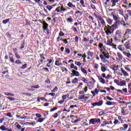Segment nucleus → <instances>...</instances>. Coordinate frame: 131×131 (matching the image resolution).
<instances>
[{
	"mask_svg": "<svg viewBox=\"0 0 131 131\" xmlns=\"http://www.w3.org/2000/svg\"><path fill=\"white\" fill-rule=\"evenodd\" d=\"M97 77H98L99 80H100V82H101V83H103V84H104L105 82V79H104V78L101 77V76L97 75Z\"/></svg>",
	"mask_w": 131,
	"mask_h": 131,
	"instance_id": "nucleus-14",
	"label": "nucleus"
},
{
	"mask_svg": "<svg viewBox=\"0 0 131 131\" xmlns=\"http://www.w3.org/2000/svg\"><path fill=\"white\" fill-rule=\"evenodd\" d=\"M103 124H101V127H104V126H105L106 125V124H109V123H108L107 122V121H103Z\"/></svg>",
	"mask_w": 131,
	"mask_h": 131,
	"instance_id": "nucleus-41",
	"label": "nucleus"
},
{
	"mask_svg": "<svg viewBox=\"0 0 131 131\" xmlns=\"http://www.w3.org/2000/svg\"><path fill=\"white\" fill-rule=\"evenodd\" d=\"M4 94L6 96H10V97H14L15 96L14 94L8 93V92H5L4 93Z\"/></svg>",
	"mask_w": 131,
	"mask_h": 131,
	"instance_id": "nucleus-28",
	"label": "nucleus"
},
{
	"mask_svg": "<svg viewBox=\"0 0 131 131\" xmlns=\"http://www.w3.org/2000/svg\"><path fill=\"white\" fill-rule=\"evenodd\" d=\"M102 54L99 56L101 60H105V59H109L110 58V55H109V53L107 51H103Z\"/></svg>",
	"mask_w": 131,
	"mask_h": 131,
	"instance_id": "nucleus-3",
	"label": "nucleus"
},
{
	"mask_svg": "<svg viewBox=\"0 0 131 131\" xmlns=\"http://www.w3.org/2000/svg\"><path fill=\"white\" fill-rule=\"evenodd\" d=\"M118 67H119V66L116 64H113V66H111V68L113 70V71H116L117 70H118Z\"/></svg>",
	"mask_w": 131,
	"mask_h": 131,
	"instance_id": "nucleus-15",
	"label": "nucleus"
},
{
	"mask_svg": "<svg viewBox=\"0 0 131 131\" xmlns=\"http://www.w3.org/2000/svg\"><path fill=\"white\" fill-rule=\"evenodd\" d=\"M61 113H62V110H60L58 112H57V113H54L52 115V117H53V118L56 119V118H57V117H58V115H60V114H61Z\"/></svg>",
	"mask_w": 131,
	"mask_h": 131,
	"instance_id": "nucleus-9",
	"label": "nucleus"
},
{
	"mask_svg": "<svg viewBox=\"0 0 131 131\" xmlns=\"http://www.w3.org/2000/svg\"><path fill=\"white\" fill-rule=\"evenodd\" d=\"M40 58L41 60H46V57H45V54H39Z\"/></svg>",
	"mask_w": 131,
	"mask_h": 131,
	"instance_id": "nucleus-40",
	"label": "nucleus"
},
{
	"mask_svg": "<svg viewBox=\"0 0 131 131\" xmlns=\"http://www.w3.org/2000/svg\"><path fill=\"white\" fill-rule=\"evenodd\" d=\"M81 71L84 74H88V72H86V70H85V69H84L83 68H81Z\"/></svg>",
	"mask_w": 131,
	"mask_h": 131,
	"instance_id": "nucleus-42",
	"label": "nucleus"
},
{
	"mask_svg": "<svg viewBox=\"0 0 131 131\" xmlns=\"http://www.w3.org/2000/svg\"><path fill=\"white\" fill-rule=\"evenodd\" d=\"M121 71L122 72L123 74H124L125 76H128V74H127L126 71H125V70H124L123 68L121 69Z\"/></svg>",
	"mask_w": 131,
	"mask_h": 131,
	"instance_id": "nucleus-24",
	"label": "nucleus"
},
{
	"mask_svg": "<svg viewBox=\"0 0 131 131\" xmlns=\"http://www.w3.org/2000/svg\"><path fill=\"white\" fill-rule=\"evenodd\" d=\"M94 15L95 18H97V19H99V18L101 16L99 15V13H94Z\"/></svg>",
	"mask_w": 131,
	"mask_h": 131,
	"instance_id": "nucleus-59",
	"label": "nucleus"
},
{
	"mask_svg": "<svg viewBox=\"0 0 131 131\" xmlns=\"http://www.w3.org/2000/svg\"><path fill=\"white\" fill-rule=\"evenodd\" d=\"M31 89H39V85H36L31 86Z\"/></svg>",
	"mask_w": 131,
	"mask_h": 131,
	"instance_id": "nucleus-55",
	"label": "nucleus"
},
{
	"mask_svg": "<svg viewBox=\"0 0 131 131\" xmlns=\"http://www.w3.org/2000/svg\"><path fill=\"white\" fill-rule=\"evenodd\" d=\"M78 82V79L77 78H75L72 81V83L73 84H75V83H77Z\"/></svg>",
	"mask_w": 131,
	"mask_h": 131,
	"instance_id": "nucleus-29",
	"label": "nucleus"
},
{
	"mask_svg": "<svg viewBox=\"0 0 131 131\" xmlns=\"http://www.w3.org/2000/svg\"><path fill=\"white\" fill-rule=\"evenodd\" d=\"M72 72L73 73V76H76V77H78L79 76L80 74L78 71H76L74 70H73Z\"/></svg>",
	"mask_w": 131,
	"mask_h": 131,
	"instance_id": "nucleus-16",
	"label": "nucleus"
},
{
	"mask_svg": "<svg viewBox=\"0 0 131 131\" xmlns=\"http://www.w3.org/2000/svg\"><path fill=\"white\" fill-rule=\"evenodd\" d=\"M124 47H125L126 50H129L130 51V42L129 41H126L124 44Z\"/></svg>",
	"mask_w": 131,
	"mask_h": 131,
	"instance_id": "nucleus-6",
	"label": "nucleus"
},
{
	"mask_svg": "<svg viewBox=\"0 0 131 131\" xmlns=\"http://www.w3.org/2000/svg\"><path fill=\"white\" fill-rule=\"evenodd\" d=\"M80 118L77 119L74 121L73 123H77L79 121H80Z\"/></svg>",
	"mask_w": 131,
	"mask_h": 131,
	"instance_id": "nucleus-63",
	"label": "nucleus"
},
{
	"mask_svg": "<svg viewBox=\"0 0 131 131\" xmlns=\"http://www.w3.org/2000/svg\"><path fill=\"white\" fill-rule=\"evenodd\" d=\"M107 100H108V101H113L114 100V98H112L110 96H106Z\"/></svg>",
	"mask_w": 131,
	"mask_h": 131,
	"instance_id": "nucleus-57",
	"label": "nucleus"
},
{
	"mask_svg": "<svg viewBox=\"0 0 131 131\" xmlns=\"http://www.w3.org/2000/svg\"><path fill=\"white\" fill-rule=\"evenodd\" d=\"M60 40L61 41H63L64 45H67V43H68V41H67V39H66V38H61L60 39Z\"/></svg>",
	"mask_w": 131,
	"mask_h": 131,
	"instance_id": "nucleus-39",
	"label": "nucleus"
},
{
	"mask_svg": "<svg viewBox=\"0 0 131 131\" xmlns=\"http://www.w3.org/2000/svg\"><path fill=\"white\" fill-rule=\"evenodd\" d=\"M131 34V30L129 29H126V32L124 34V36L127 38H129V35Z\"/></svg>",
	"mask_w": 131,
	"mask_h": 131,
	"instance_id": "nucleus-5",
	"label": "nucleus"
},
{
	"mask_svg": "<svg viewBox=\"0 0 131 131\" xmlns=\"http://www.w3.org/2000/svg\"><path fill=\"white\" fill-rule=\"evenodd\" d=\"M117 56L118 57L119 60H122V58H123L122 55L120 52L117 53Z\"/></svg>",
	"mask_w": 131,
	"mask_h": 131,
	"instance_id": "nucleus-30",
	"label": "nucleus"
},
{
	"mask_svg": "<svg viewBox=\"0 0 131 131\" xmlns=\"http://www.w3.org/2000/svg\"><path fill=\"white\" fill-rule=\"evenodd\" d=\"M118 2H119V0H111V3L112 4V8H113V7H115Z\"/></svg>",
	"mask_w": 131,
	"mask_h": 131,
	"instance_id": "nucleus-11",
	"label": "nucleus"
},
{
	"mask_svg": "<svg viewBox=\"0 0 131 131\" xmlns=\"http://www.w3.org/2000/svg\"><path fill=\"white\" fill-rule=\"evenodd\" d=\"M109 2H110V0H106V2H104L103 4V6L107 7V5H108V3H109Z\"/></svg>",
	"mask_w": 131,
	"mask_h": 131,
	"instance_id": "nucleus-48",
	"label": "nucleus"
},
{
	"mask_svg": "<svg viewBox=\"0 0 131 131\" xmlns=\"http://www.w3.org/2000/svg\"><path fill=\"white\" fill-rule=\"evenodd\" d=\"M67 21H68V22H70V23H72V22H73V21H74V19H73V18H68Z\"/></svg>",
	"mask_w": 131,
	"mask_h": 131,
	"instance_id": "nucleus-49",
	"label": "nucleus"
},
{
	"mask_svg": "<svg viewBox=\"0 0 131 131\" xmlns=\"http://www.w3.org/2000/svg\"><path fill=\"white\" fill-rule=\"evenodd\" d=\"M60 12H67V9L64 8V6H62L60 7Z\"/></svg>",
	"mask_w": 131,
	"mask_h": 131,
	"instance_id": "nucleus-37",
	"label": "nucleus"
},
{
	"mask_svg": "<svg viewBox=\"0 0 131 131\" xmlns=\"http://www.w3.org/2000/svg\"><path fill=\"white\" fill-rule=\"evenodd\" d=\"M117 49L118 50L120 51V52H122L123 53V52H124V47L123 46V45H119L117 47Z\"/></svg>",
	"mask_w": 131,
	"mask_h": 131,
	"instance_id": "nucleus-13",
	"label": "nucleus"
},
{
	"mask_svg": "<svg viewBox=\"0 0 131 131\" xmlns=\"http://www.w3.org/2000/svg\"><path fill=\"white\" fill-rule=\"evenodd\" d=\"M95 123H101V119L100 118H94Z\"/></svg>",
	"mask_w": 131,
	"mask_h": 131,
	"instance_id": "nucleus-33",
	"label": "nucleus"
},
{
	"mask_svg": "<svg viewBox=\"0 0 131 131\" xmlns=\"http://www.w3.org/2000/svg\"><path fill=\"white\" fill-rule=\"evenodd\" d=\"M46 83H48V84H50L51 83V80L49 78H47L46 80H45Z\"/></svg>",
	"mask_w": 131,
	"mask_h": 131,
	"instance_id": "nucleus-61",
	"label": "nucleus"
},
{
	"mask_svg": "<svg viewBox=\"0 0 131 131\" xmlns=\"http://www.w3.org/2000/svg\"><path fill=\"white\" fill-rule=\"evenodd\" d=\"M65 35V34L62 31H60L59 33V36H64Z\"/></svg>",
	"mask_w": 131,
	"mask_h": 131,
	"instance_id": "nucleus-52",
	"label": "nucleus"
},
{
	"mask_svg": "<svg viewBox=\"0 0 131 131\" xmlns=\"http://www.w3.org/2000/svg\"><path fill=\"white\" fill-rule=\"evenodd\" d=\"M43 27L42 28L44 31H48L49 30V29L48 28L49 27V24H48L46 21H43L42 22Z\"/></svg>",
	"mask_w": 131,
	"mask_h": 131,
	"instance_id": "nucleus-7",
	"label": "nucleus"
},
{
	"mask_svg": "<svg viewBox=\"0 0 131 131\" xmlns=\"http://www.w3.org/2000/svg\"><path fill=\"white\" fill-rule=\"evenodd\" d=\"M91 93L92 94L93 97H95L96 96V94L98 95L99 94V90H98L97 89H95L94 91H92Z\"/></svg>",
	"mask_w": 131,
	"mask_h": 131,
	"instance_id": "nucleus-17",
	"label": "nucleus"
},
{
	"mask_svg": "<svg viewBox=\"0 0 131 131\" xmlns=\"http://www.w3.org/2000/svg\"><path fill=\"white\" fill-rule=\"evenodd\" d=\"M56 6V4H54L52 5H47L46 6V9H47V10H48V11H49V12H51L52 9H53V8H54V7Z\"/></svg>",
	"mask_w": 131,
	"mask_h": 131,
	"instance_id": "nucleus-12",
	"label": "nucleus"
},
{
	"mask_svg": "<svg viewBox=\"0 0 131 131\" xmlns=\"http://www.w3.org/2000/svg\"><path fill=\"white\" fill-rule=\"evenodd\" d=\"M25 22H26V26H27L28 28H30L31 27V23H30V21L28 19H26L25 20Z\"/></svg>",
	"mask_w": 131,
	"mask_h": 131,
	"instance_id": "nucleus-10",
	"label": "nucleus"
},
{
	"mask_svg": "<svg viewBox=\"0 0 131 131\" xmlns=\"http://www.w3.org/2000/svg\"><path fill=\"white\" fill-rule=\"evenodd\" d=\"M21 63H22V61H21V60H16L15 61L16 64H21Z\"/></svg>",
	"mask_w": 131,
	"mask_h": 131,
	"instance_id": "nucleus-62",
	"label": "nucleus"
},
{
	"mask_svg": "<svg viewBox=\"0 0 131 131\" xmlns=\"http://www.w3.org/2000/svg\"><path fill=\"white\" fill-rule=\"evenodd\" d=\"M75 65H77V66H81V65L82 64V63H80V62L76 61H75Z\"/></svg>",
	"mask_w": 131,
	"mask_h": 131,
	"instance_id": "nucleus-45",
	"label": "nucleus"
},
{
	"mask_svg": "<svg viewBox=\"0 0 131 131\" xmlns=\"http://www.w3.org/2000/svg\"><path fill=\"white\" fill-rule=\"evenodd\" d=\"M101 70L102 72H105L107 71V68H106V64L101 66Z\"/></svg>",
	"mask_w": 131,
	"mask_h": 131,
	"instance_id": "nucleus-18",
	"label": "nucleus"
},
{
	"mask_svg": "<svg viewBox=\"0 0 131 131\" xmlns=\"http://www.w3.org/2000/svg\"><path fill=\"white\" fill-rule=\"evenodd\" d=\"M55 64L56 66H60V65H62V62H60V60H59L58 59L56 60Z\"/></svg>",
	"mask_w": 131,
	"mask_h": 131,
	"instance_id": "nucleus-27",
	"label": "nucleus"
},
{
	"mask_svg": "<svg viewBox=\"0 0 131 131\" xmlns=\"http://www.w3.org/2000/svg\"><path fill=\"white\" fill-rule=\"evenodd\" d=\"M118 11H119V14L120 15L123 16V10L122 9V8H120L118 10Z\"/></svg>",
	"mask_w": 131,
	"mask_h": 131,
	"instance_id": "nucleus-34",
	"label": "nucleus"
},
{
	"mask_svg": "<svg viewBox=\"0 0 131 131\" xmlns=\"http://www.w3.org/2000/svg\"><path fill=\"white\" fill-rule=\"evenodd\" d=\"M115 104H116V102H112V101H107L105 103L106 105H107L108 106H111V105H115Z\"/></svg>",
	"mask_w": 131,
	"mask_h": 131,
	"instance_id": "nucleus-21",
	"label": "nucleus"
},
{
	"mask_svg": "<svg viewBox=\"0 0 131 131\" xmlns=\"http://www.w3.org/2000/svg\"><path fill=\"white\" fill-rule=\"evenodd\" d=\"M74 108H77V105H71L70 107H69V109L70 111L71 109H73Z\"/></svg>",
	"mask_w": 131,
	"mask_h": 131,
	"instance_id": "nucleus-36",
	"label": "nucleus"
},
{
	"mask_svg": "<svg viewBox=\"0 0 131 131\" xmlns=\"http://www.w3.org/2000/svg\"><path fill=\"white\" fill-rule=\"evenodd\" d=\"M67 97H68V96L67 95H63V96H62V100L65 101V100H66V98H67Z\"/></svg>",
	"mask_w": 131,
	"mask_h": 131,
	"instance_id": "nucleus-58",
	"label": "nucleus"
},
{
	"mask_svg": "<svg viewBox=\"0 0 131 131\" xmlns=\"http://www.w3.org/2000/svg\"><path fill=\"white\" fill-rule=\"evenodd\" d=\"M126 84V82L125 81L123 80L120 82V84H118V85H120V86H124Z\"/></svg>",
	"mask_w": 131,
	"mask_h": 131,
	"instance_id": "nucleus-20",
	"label": "nucleus"
},
{
	"mask_svg": "<svg viewBox=\"0 0 131 131\" xmlns=\"http://www.w3.org/2000/svg\"><path fill=\"white\" fill-rule=\"evenodd\" d=\"M99 68V64L98 63H95L94 69H98Z\"/></svg>",
	"mask_w": 131,
	"mask_h": 131,
	"instance_id": "nucleus-64",
	"label": "nucleus"
},
{
	"mask_svg": "<svg viewBox=\"0 0 131 131\" xmlns=\"http://www.w3.org/2000/svg\"><path fill=\"white\" fill-rule=\"evenodd\" d=\"M80 3L84 8H85V6H84V1L83 0H80Z\"/></svg>",
	"mask_w": 131,
	"mask_h": 131,
	"instance_id": "nucleus-53",
	"label": "nucleus"
},
{
	"mask_svg": "<svg viewBox=\"0 0 131 131\" xmlns=\"http://www.w3.org/2000/svg\"><path fill=\"white\" fill-rule=\"evenodd\" d=\"M45 119H46V118H40L38 119V120H37V122L41 123L45 121Z\"/></svg>",
	"mask_w": 131,
	"mask_h": 131,
	"instance_id": "nucleus-32",
	"label": "nucleus"
},
{
	"mask_svg": "<svg viewBox=\"0 0 131 131\" xmlns=\"http://www.w3.org/2000/svg\"><path fill=\"white\" fill-rule=\"evenodd\" d=\"M106 21L110 25H111L113 23V20L110 18H106Z\"/></svg>",
	"mask_w": 131,
	"mask_h": 131,
	"instance_id": "nucleus-22",
	"label": "nucleus"
},
{
	"mask_svg": "<svg viewBox=\"0 0 131 131\" xmlns=\"http://www.w3.org/2000/svg\"><path fill=\"white\" fill-rule=\"evenodd\" d=\"M7 99H8V100H10V101H15V98L11 97H7Z\"/></svg>",
	"mask_w": 131,
	"mask_h": 131,
	"instance_id": "nucleus-56",
	"label": "nucleus"
},
{
	"mask_svg": "<svg viewBox=\"0 0 131 131\" xmlns=\"http://www.w3.org/2000/svg\"><path fill=\"white\" fill-rule=\"evenodd\" d=\"M78 100H83L84 99V95H81L78 97Z\"/></svg>",
	"mask_w": 131,
	"mask_h": 131,
	"instance_id": "nucleus-51",
	"label": "nucleus"
},
{
	"mask_svg": "<svg viewBox=\"0 0 131 131\" xmlns=\"http://www.w3.org/2000/svg\"><path fill=\"white\" fill-rule=\"evenodd\" d=\"M68 7H69V8H75V5H73L71 2H69L68 4Z\"/></svg>",
	"mask_w": 131,
	"mask_h": 131,
	"instance_id": "nucleus-26",
	"label": "nucleus"
},
{
	"mask_svg": "<svg viewBox=\"0 0 131 131\" xmlns=\"http://www.w3.org/2000/svg\"><path fill=\"white\" fill-rule=\"evenodd\" d=\"M86 54L88 55V60H91V58H93V56H94V52H92L90 51H88Z\"/></svg>",
	"mask_w": 131,
	"mask_h": 131,
	"instance_id": "nucleus-8",
	"label": "nucleus"
},
{
	"mask_svg": "<svg viewBox=\"0 0 131 131\" xmlns=\"http://www.w3.org/2000/svg\"><path fill=\"white\" fill-rule=\"evenodd\" d=\"M58 109V107H54L53 108H51L50 111V112H53L54 111H56Z\"/></svg>",
	"mask_w": 131,
	"mask_h": 131,
	"instance_id": "nucleus-50",
	"label": "nucleus"
},
{
	"mask_svg": "<svg viewBox=\"0 0 131 131\" xmlns=\"http://www.w3.org/2000/svg\"><path fill=\"white\" fill-rule=\"evenodd\" d=\"M115 35L113 37L114 41H119V39L121 38L122 36V33H121V30H118L116 31Z\"/></svg>",
	"mask_w": 131,
	"mask_h": 131,
	"instance_id": "nucleus-2",
	"label": "nucleus"
},
{
	"mask_svg": "<svg viewBox=\"0 0 131 131\" xmlns=\"http://www.w3.org/2000/svg\"><path fill=\"white\" fill-rule=\"evenodd\" d=\"M25 47V40H24L21 41V46L20 47V50H23Z\"/></svg>",
	"mask_w": 131,
	"mask_h": 131,
	"instance_id": "nucleus-19",
	"label": "nucleus"
},
{
	"mask_svg": "<svg viewBox=\"0 0 131 131\" xmlns=\"http://www.w3.org/2000/svg\"><path fill=\"white\" fill-rule=\"evenodd\" d=\"M98 115L99 116H103V115H105V112L104 111L99 112Z\"/></svg>",
	"mask_w": 131,
	"mask_h": 131,
	"instance_id": "nucleus-43",
	"label": "nucleus"
},
{
	"mask_svg": "<svg viewBox=\"0 0 131 131\" xmlns=\"http://www.w3.org/2000/svg\"><path fill=\"white\" fill-rule=\"evenodd\" d=\"M75 42H76L77 43H78V40H79V38L78 37V36H76L75 37Z\"/></svg>",
	"mask_w": 131,
	"mask_h": 131,
	"instance_id": "nucleus-44",
	"label": "nucleus"
},
{
	"mask_svg": "<svg viewBox=\"0 0 131 131\" xmlns=\"http://www.w3.org/2000/svg\"><path fill=\"white\" fill-rule=\"evenodd\" d=\"M7 128H8L6 127V126L5 125H2L0 127V129H1V130H3V131L7 130Z\"/></svg>",
	"mask_w": 131,
	"mask_h": 131,
	"instance_id": "nucleus-35",
	"label": "nucleus"
},
{
	"mask_svg": "<svg viewBox=\"0 0 131 131\" xmlns=\"http://www.w3.org/2000/svg\"><path fill=\"white\" fill-rule=\"evenodd\" d=\"M36 116L37 118H38V119L41 118V117H42L41 115H40L38 113L36 114Z\"/></svg>",
	"mask_w": 131,
	"mask_h": 131,
	"instance_id": "nucleus-60",
	"label": "nucleus"
},
{
	"mask_svg": "<svg viewBox=\"0 0 131 131\" xmlns=\"http://www.w3.org/2000/svg\"><path fill=\"white\" fill-rule=\"evenodd\" d=\"M90 124H95V118H92L89 121Z\"/></svg>",
	"mask_w": 131,
	"mask_h": 131,
	"instance_id": "nucleus-31",
	"label": "nucleus"
},
{
	"mask_svg": "<svg viewBox=\"0 0 131 131\" xmlns=\"http://www.w3.org/2000/svg\"><path fill=\"white\" fill-rule=\"evenodd\" d=\"M8 22H10V18H8L5 20H3L2 21V23L3 24H7V23H8Z\"/></svg>",
	"mask_w": 131,
	"mask_h": 131,
	"instance_id": "nucleus-38",
	"label": "nucleus"
},
{
	"mask_svg": "<svg viewBox=\"0 0 131 131\" xmlns=\"http://www.w3.org/2000/svg\"><path fill=\"white\" fill-rule=\"evenodd\" d=\"M65 53L68 54H70V49L69 48H66Z\"/></svg>",
	"mask_w": 131,
	"mask_h": 131,
	"instance_id": "nucleus-47",
	"label": "nucleus"
},
{
	"mask_svg": "<svg viewBox=\"0 0 131 131\" xmlns=\"http://www.w3.org/2000/svg\"><path fill=\"white\" fill-rule=\"evenodd\" d=\"M103 104H104V101L102 100H101L100 101H98V102H94V103H91V105L93 106L92 107H96V106H98V107H100L101 106H102V105H103Z\"/></svg>",
	"mask_w": 131,
	"mask_h": 131,
	"instance_id": "nucleus-4",
	"label": "nucleus"
},
{
	"mask_svg": "<svg viewBox=\"0 0 131 131\" xmlns=\"http://www.w3.org/2000/svg\"><path fill=\"white\" fill-rule=\"evenodd\" d=\"M121 24V21H115V23L112 26H105L104 29L105 33L106 35H110L114 32L115 30L118 29V27Z\"/></svg>",
	"mask_w": 131,
	"mask_h": 131,
	"instance_id": "nucleus-1",
	"label": "nucleus"
},
{
	"mask_svg": "<svg viewBox=\"0 0 131 131\" xmlns=\"http://www.w3.org/2000/svg\"><path fill=\"white\" fill-rule=\"evenodd\" d=\"M113 18L114 19V20L116 21V22H117L118 21H120V20H118L119 19V16L118 15H114V16H113Z\"/></svg>",
	"mask_w": 131,
	"mask_h": 131,
	"instance_id": "nucleus-25",
	"label": "nucleus"
},
{
	"mask_svg": "<svg viewBox=\"0 0 131 131\" xmlns=\"http://www.w3.org/2000/svg\"><path fill=\"white\" fill-rule=\"evenodd\" d=\"M123 54L127 57V58H131V54L129 53L126 52H123Z\"/></svg>",
	"mask_w": 131,
	"mask_h": 131,
	"instance_id": "nucleus-23",
	"label": "nucleus"
},
{
	"mask_svg": "<svg viewBox=\"0 0 131 131\" xmlns=\"http://www.w3.org/2000/svg\"><path fill=\"white\" fill-rule=\"evenodd\" d=\"M82 41L83 42H86V41H90V39H89L88 38H86V37H84Z\"/></svg>",
	"mask_w": 131,
	"mask_h": 131,
	"instance_id": "nucleus-46",
	"label": "nucleus"
},
{
	"mask_svg": "<svg viewBox=\"0 0 131 131\" xmlns=\"http://www.w3.org/2000/svg\"><path fill=\"white\" fill-rule=\"evenodd\" d=\"M56 91H58V87L55 86L53 90L51 91L52 93H55Z\"/></svg>",
	"mask_w": 131,
	"mask_h": 131,
	"instance_id": "nucleus-54",
	"label": "nucleus"
}]
</instances>
